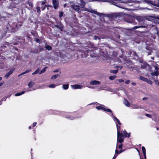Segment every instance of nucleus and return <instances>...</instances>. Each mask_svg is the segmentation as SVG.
I'll list each match as a JSON object with an SVG mask.
<instances>
[{"mask_svg": "<svg viewBox=\"0 0 159 159\" xmlns=\"http://www.w3.org/2000/svg\"><path fill=\"white\" fill-rule=\"evenodd\" d=\"M56 26V27H57V28L60 29L61 31H62L63 30V27L61 25H57Z\"/></svg>", "mask_w": 159, "mask_h": 159, "instance_id": "bb28decb", "label": "nucleus"}, {"mask_svg": "<svg viewBox=\"0 0 159 159\" xmlns=\"http://www.w3.org/2000/svg\"><path fill=\"white\" fill-rule=\"evenodd\" d=\"M45 48L47 50L49 51L52 49V47L49 46H46L45 47Z\"/></svg>", "mask_w": 159, "mask_h": 159, "instance_id": "cd10ccee", "label": "nucleus"}, {"mask_svg": "<svg viewBox=\"0 0 159 159\" xmlns=\"http://www.w3.org/2000/svg\"><path fill=\"white\" fill-rule=\"evenodd\" d=\"M15 70V69L14 68L11 69L6 74L5 76V77L6 79H7Z\"/></svg>", "mask_w": 159, "mask_h": 159, "instance_id": "9d476101", "label": "nucleus"}, {"mask_svg": "<svg viewBox=\"0 0 159 159\" xmlns=\"http://www.w3.org/2000/svg\"><path fill=\"white\" fill-rule=\"evenodd\" d=\"M89 87L90 88H93V87Z\"/></svg>", "mask_w": 159, "mask_h": 159, "instance_id": "0e129e2a", "label": "nucleus"}, {"mask_svg": "<svg viewBox=\"0 0 159 159\" xmlns=\"http://www.w3.org/2000/svg\"><path fill=\"white\" fill-rule=\"evenodd\" d=\"M143 153H146V149L144 147H142V148Z\"/></svg>", "mask_w": 159, "mask_h": 159, "instance_id": "7c9ffc66", "label": "nucleus"}, {"mask_svg": "<svg viewBox=\"0 0 159 159\" xmlns=\"http://www.w3.org/2000/svg\"><path fill=\"white\" fill-rule=\"evenodd\" d=\"M40 69L39 68H38L32 74L33 75L36 74H37L39 71Z\"/></svg>", "mask_w": 159, "mask_h": 159, "instance_id": "393cba45", "label": "nucleus"}, {"mask_svg": "<svg viewBox=\"0 0 159 159\" xmlns=\"http://www.w3.org/2000/svg\"><path fill=\"white\" fill-rule=\"evenodd\" d=\"M28 5L30 6H31V7H33V3L30 2H28Z\"/></svg>", "mask_w": 159, "mask_h": 159, "instance_id": "c9c22d12", "label": "nucleus"}, {"mask_svg": "<svg viewBox=\"0 0 159 159\" xmlns=\"http://www.w3.org/2000/svg\"><path fill=\"white\" fill-rule=\"evenodd\" d=\"M25 91H22L21 92V93H16L15 94V96H20L23 94H24L25 93Z\"/></svg>", "mask_w": 159, "mask_h": 159, "instance_id": "dca6fc26", "label": "nucleus"}, {"mask_svg": "<svg viewBox=\"0 0 159 159\" xmlns=\"http://www.w3.org/2000/svg\"><path fill=\"white\" fill-rule=\"evenodd\" d=\"M71 88L74 89H81L83 88V86L81 85L75 84L74 85H71Z\"/></svg>", "mask_w": 159, "mask_h": 159, "instance_id": "6e6552de", "label": "nucleus"}, {"mask_svg": "<svg viewBox=\"0 0 159 159\" xmlns=\"http://www.w3.org/2000/svg\"><path fill=\"white\" fill-rule=\"evenodd\" d=\"M31 70H27L25 71V74L29 72H30L31 71Z\"/></svg>", "mask_w": 159, "mask_h": 159, "instance_id": "a19ab883", "label": "nucleus"}, {"mask_svg": "<svg viewBox=\"0 0 159 159\" xmlns=\"http://www.w3.org/2000/svg\"><path fill=\"white\" fill-rule=\"evenodd\" d=\"M69 84H63L62 85V87L64 89H67L68 88Z\"/></svg>", "mask_w": 159, "mask_h": 159, "instance_id": "6ab92c4d", "label": "nucleus"}, {"mask_svg": "<svg viewBox=\"0 0 159 159\" xmlns=\"http://www.w3.org/2000/svg\"><path fill=\"white\" fill-rule=\"evenodd\" d=\"M34 84V82L30 81L28 84V86L29 87H32Z\"/></svg>", "mask_w": 159, "mask_h": 159, "instance_id": "aec40b11", "label": "nucleus"}, {"mask_svg": "<svg viewBox=\"0 0 159 159\" xmlns=\"http://www.w3.org/2000/svg\"><path fill=\"white\" fill-rule=\"evenodd\" d=\"M139 79L140 80L146 82L147 83L149 84L152 85V81L151 80H148V79L142 76H139Z\"/></svg>", "mask_w": 159, "mask_h": 159, "instance_id": "f03ea898", "label": "nucleus"}, {"mask_svg": "<svg viewBox=\"0 0 159 159\" xmlns=\"http://www.w3.org/2000/svg\"><path fill=\"white\" fill-rule=\"evenodd\" d=\"M144 27L143 26H135L134 27V30L136 29H137L139 28H143Z\"/></svg>", "mask_w": 159, "mask_h": 159, "instance_id": "473e14b6", "label": "nucleus"}, {"mask_svg": "<svg viewBox=\"0 0 159 159\" xmlns=\"http://www.w3.org/2000/svg\"><path fill=\"white\" fill-rule=\"evenodd\" d=\"M86 11H87L89 12H91V13H93L95 14L98 16H100L101 15H102V14L99 13L96 11V10H89V9H87L86 10Z\"/></svg>", "mask_w": 159, "mask_h": 159, "instance_id": "1a4fd4ad", "label": "nucleus"}, {"mask_svg": "<svg viewBox=\"0 0 159 159\" xmlns=\"http://www.w3.org/2000/svg\"><path fill=\"white\" fill-rule=\"evenodd\" d=\"M143 155H144V159H146V153H143Z\"/></svg>", "mask_w": 159, "mask_h": 159, "instance_id": "09e8293b", "label": "nucleus"}, {"mask_svg": "<svg viewBox=\"0 0 159 159\" xmlns=\"http://www.w3.org/2000/svg\"><path fill=\"white\" fill-rule=\"evenodd\" d=\"M7 99L6 97H4L0 102V105L2 104V102L3 100L5 101Z\"/></svg>", "mask_w": 159, "mask_h": 159, "instance_id": "72a5a7b5", "label": "nucleus"}, {"mask_svg": "<svg viewBox=\"0 0 159 159\" xmlns=\"http://www.w3.org/2000/svg\"><path fill=\"white\" fill-rule=\"evenodd\" d=\"M155 68L154 71L151 73V75L152 76H157L158 75V67L157 65H155L153 66Z\"/></svg>", "mask_w": 159, "mask_h": 159, "instance_id": "20e7f679", "label": "nucleus"}, {"mask_svg": "<svg viewBox=\"0 0 159 159\" xmlns=\"http://www.w3.org/2000/svg\"><path fill=\"white\" fill-rule=\"evenodd\" d=\"M36 41L37 43H39V39H37L36 40Z\"/></svg>", "mask_w": 159, "mask_h": 159, "instance_id": "5fc2aeb1", "label": "nucleus"}, {"mask_svg": "<svg viewBox=\"0 0 159 159\" xmlns=\"http://www.w3.org/2000/svg\"><path fill=\"white\" fill-rule=\"evenodd\" d=\"M99 90H100L105 89L103 88H99Z\"/></svg>", "mask_w": 159, "mask_h": 159, "instance_id": "8fccbe9b", "label": "nucleus"}, {"mask_svg": "<svg viewBox=\"0 0 159 159\" xmlns=\"http://www.w3.org/2000/svg\"><path fill=\"white\" fill-rule=\"evenodd\" d=\"M145 98H143V100H144V99H145Z\"/></svg>", "mask_w": 159, "mask_h": 159, "instance_id": "338daca9", "label": "nucleus"}, {"mask_svg": "<svg viewBox=\"0 0 159 159\" xmlns=\"http://www.w3.org/2000/svg\"><path fill=\"white\" fill-rule=\"evenodd\" d=\"M154 82H155L156 84H157L158 86H159V81L158 80H154Z\"/></svg>", "mask_w": 159, "mask_h": 159, "instance_id": "f704fd0d", "label": "nucleus"}, {"mask_svg": "<svg viewBox=\"0 0 159 159\" xmlns=\"http://www.w3.org/2000/svg\"><path fill=\"white\" fill-rule=\"evenodd\" d=\"M116 126L117 127V134H118V132L119 133V134H120V130H119V129H120V127L119 126H118L117 124L116 123Z\"/></svg>", "mask_w": 159, "mask_h": 159, "instance_id": "412c9836", "label": "nucleus"}, {"mask_svg": "<svg viewBox=\"0 0 159 159\" xmlns=\"http://www.w3.org/2000/svg\"><path fill=\"white\" fill-rule=\"evenodd\" d=\"M24 74H25V72H23V73H21V74H20V75H24Z\"/></svg>", "mask_w": 159, "mask_h": 159, "instance_id": "13d9d810", "label": "nucleus"}, {"mask_svg": "<svg viewBox=\"0 0 159 159\" xmlns=\"http://www.w3.org/2000/svg\"><path fill=\"white\" fill-rule=\"evenodd\" d=\"M2 80V77H0V81H1Z\"/></svg>", "mask_w": 159, "mask_h": 159, "instance_id": "680f3d73", "label": "nucleus"}, {"mask_svg": "<svg viewBox=\"0 0 159 159\" xmlns=\"http://www.w3.org/2000/svg\"><path fill=\"white\" fill-rule=\"evenodd\" d=\"M94 39L96 40H97V39H99V38L97 36H95L94 37Z\"/></svg>", "mask_w": 159, "mask_h": 159, "instance_id": "c03bdc74", "label": "nucleus"}, {"mask_svg": "<svg viewBox=\"0 0 159 159\" xmlns=\"http://www.w3.org/2000/svg\"><path fill=\"white\" fill-rule=\"evenodd\" d=\"M41 2V5H43L45 4L46 2L45 1H43Z\"/></svg>", "mask_w": 159, "mask_h": 159, "instance_id": "79ce46f5", "label": "nucleus"}, {"mask_svg": "<svg viewBox=\"0 0 159 159\" xmlns=\"http://www.w3.org/2000/svg\"><path fill=\"white\" fill-rule=\"evenodd\" d=\"M123 135L122 136L123 138L126 137H129L130 136V134H128L127 132L125 131H122L121 132H120V134H121Z\"/></svg>", "mask_w": 159, "mask_h": 159, "instance_id": "0eeeda50", "label": "nucleus"}, {"mask_svg": "<svg viewBox=\"0 0 159 159\" xmlns=\"http://www.w3.org/2000/svg\"><path fill=\"white\" fill-rule=\"evenodd\" d=\"M117 157V155H116L115 154V155L112 159H115Z\"/></svg>", "mask_w": 159, "mask_h": 159, "instance_id": "49530a36", "label": "nucleus"}, {"mask_svg": "<svg viewBox=\"0 0 159 159\" xmlns=\"http://www.w3.org/2000/svg\"><path fill=\"white\" fill-rule=\"evenodd\" d=\"M122 135L119 134V132H118V134H117V142H119L120 143H121L124 141V139L122 136Z\"/></svg>", "mask_w": 159, "mask_h": 159, "instance_id": "423d86ee", "label": "nucleus"}, {"mask_svg": "<svg viewBox=\"0 0 159 159\" xmlns=\"http://www.w3.org/2000/svg\"><path fill=\"white\" fill-rule=\"evenodd\" d=\"M117 144H117V143L116 148H117Z\"/></svg>", "mask_w": 159, "mask_h": 159, "instance_id": "69168bd1", "label": "nucleus"}, {"mask_svg": "<svg viewBox=\"0 0 159 159\" xmlns=\"http://www.w3.org/2000/svg\"><path fill=\"white\" fill-rule=\"evenodd\" d=\"M46 7V6H42L41 7V8L42 10H44Z\"/></svg>", "mask_w": 159, "mask_h": 159, "instance_id": "58836bf2", "label": "nucleus"}, {"mask_svg": "<svg viewBox=\"0 0 159 159\" xmlns=\"http://www.w3.org/2000/svg\"><path fill=\"white\" fill-rule=\"evenodd\" d=\"M103 105H101V106H99L97 107H96V108L98 110H101L104 111L111 112L112 113V111L111 110L109 109H106L103 107Z\"/></svg>", "mask_w": 159, "mask_h": 159, "instance_id": "7ed1b4c3", "label": "nucleus"}, {"mask_svg": "<svg viewBox=\"0 0 159 159\" xmlns=\"http://www.w3.org/2000/svg\"><path fill=\"white\" fill-rule=\"evenodd\" d=\"M124 150H121L120 151H118V150L116 148L115 150V154L117 155L118 154L121 153Z\"/></svg>", "mask_w": 159, "mask_h": 159, "instance_id": "f3484780", "label": "nucleus"}, {"mask_svg": "<svg viewBox=\"0 0 159 159\" xmlns=\"http://www.w3.org/2000/svg\"><path fill=\"white\" fill-rule=\"evenodd\" d=\"M31 127L30 126L29 127V129H31Z\"/></svg>", "mask_w": 159, "mask_h": 159, "instance_id": "052dcab7", "label": "nucleus"}, {"mask_svg": "<svg viewBox=\"0 0 159 159\" xmlns=\"http://www.w3.org/2000/svg\"><path fill=\"white\" fill-rule=\"evenodd\" d=\"M132 107L133 109H142V107L140 105H135L132 106Z\"/></svg>", "mask_w": 159, "mask_h": 159, "instance_id": "4468645a", "label": "nucleus"}, {"mask_svg": "<svg viewBox=\"0 0 159 159\" xmlns=\"http://www.w3.org/2000/svg\"><path fill=\"white\" fill-rule=\"evenodd\" d=\"M118 81L120 83H121L122 82H123L124 81V80L122 79H119L118 80Z\"/></svg>", "mask_w": 159, "mask_h": 159, "instance_id": "37998d69", "label": "nucleus"}, {"mask_svg": "<svg viewBox=\"0 0 159 159\" xmlns=\"http://www.w3.org/2000/svg\"><path fill=\"white\" fill-rule=\"evenodd\" d=\"M21 75H20V74L19 75H18V77H19Z\"/></svg>", "mask_w": 159, "mask_h": 159, "instance_id": "e2e57ef3", "label": "nucleus"}, {"mask_svg": "<svg viewBox=\"0 0 159 159\" xmlns=\"http://www.w3.org/2000/svg\"><path fill=\"white\" fill-rule=\"evenodd\" d=\"M124 103L125 105L127 107H129L130 106L129 102L126 100L125 99L124 100Z\"/></svg>", "mask_w": 159, "mask_h": 159, "instance_id": "2eb2a0df", "label": "nucleus"}, {"mask_svg": "<svg viewBox=\"0 0 159 159\" xmlns=\"http://www.w3.org/2000/svg\"><path fill=\"white\" fill-rule=\"evenodd\" d=\"M47 68V67H44V68L39 73V74H41L42 73H44L45 71Z\"/></svg>", "mask_w": 159, "mask_h": 159, "instance_id": "a211bd4d", "label": "nucleus"}, {"mask_svg": "<svg viewBox=\"0 0 159 159\" xmlns=\"http://www.w3.org/2000/svg\"><path fill=\"white\" fill-rule=\"evenodd\" d=\"M130 82V81L129 80H127L125 82V83L126 84H129V83Z\"/></svg>", "mask_w": 159, "mask_h": 159, "instance_id": "ea45409f", "label": "nucleus"}, {"mask_svg": "<svg viewBox=\"0 0 159 159\" xmlns=\"http://www.w3.org/2000/svg\"><path fill=\"white\" fill-rule=\"evenodd\" d=\"M122 144H121L118 146V148L120 149L121 150H122Z\"/></svg>", "mask_w": 159, "mask_h": 159, "instance_id": "4c0bfd02", "label": "nucleus"}, {"mask_svg": "<svg viewBox=\"0 0 159 159\" xmlns=\"http://www.w3.org/2000/svg\"><path fill=\"white\" fill-rule=\"evenodd\" d=\"M117 157V155H116L115 154V155L112 159H115Z\"/></svg>", "mask_w": 159, "mask_h": 159, "instance_id": "a18cd8bd", "label": "nucleus"}, {"mask_svg": "<svg viewBox=\"0 0 159 159\" xmlns=\"http://www.w3.org/2000/svg\"><path fill=\"white\" fill-rule=\"evenodd\" d=\"M118 71V70H110V72L113 74H116L117 72Z\"/></svg>", "mask_w": 159, "mask_h": 159, "instance_id": "5701e85b", "label": "nucleus"}, {"mask_svg": "<svg viewBox=\"0 0 159 159\" xmlns=\"http://www.w3.org/2000/svg\"><path fill=\"white\" fill-rule=\"evenodd\" d=\"M122 67H122V66H117L116 67V68H118H118H120V69H121L122 68Z\"/></svg>", "mask_w": 159, "mask_h": 159, "instance_id": "de8ad7c7", "label": "nucleus"}, {"mask_svg": "<svg viewBox=\"0 0 159 159\" xmlns=\"http://www.w3.org/2000/svg\"><path fill=\"white\" fill-rule=\"evenodd\" d=\"M132 84L133 85H135L136 84L135 83H134V82H133L132 83Z\"/></svg>", "mask_w": 159, "mask_h": 159, "instance_id": "6e6d98bb", "label": "nucleus"}, {"mask_svg": "<svg viewBox=\"0 0 159 159\" xmlns=\"http://www.w3.org/2000/svg\"><path fill=\"white\" fill-rule=\"evenodd\" d=\"M37 123L36 122H34L33 124V126L34 127L36 126Z\"/></svg>", "mask_w": 159, "mask_h": 159, "instance_id": "3c124183", "label": "nucleus"}, {"mask_svg": "<svg viewBox=\"0 0 159 159\" xmlns=\"http://www.w3.org/2000/svg\"><path fill=\"white\" fill-rule=\"evenodd\" d=\"M116 76L114 75V76H111L109 77V79L111 80H114L116 78Z\"/></svg>", "mask_w": 159, "mask_h": 159, "instance_id": "a878e982", "label": "nucleus"}, {"mask_svg": "<svg viewBox=\"0 0 159 159\" xmlns=\"http://www.w3.org/2000/svg\"><path fill=\"white\" fill-rule=\"evenodd\" d=\"M69 119H70L71 120H73L74 119L73 118H72L71 117L69 118Z\"/></svg>", "mask_w": 159, "mask_h": 159, "instance_id": "bf43d9fd", "label": "nucleus"}, {"mask_svg": "<svg viewBox=\"0 0 159 159\" xmlns=\"http://www.w3.org/2000/svg\"><path fill=\"white\" fill-rule=\"evenodd\" d=\"M113 4L118 7H121L120 6V5L119 4V3H117L115 2H113Z\"/></svg>", "mask_w": 159, "mask_h": 159, "instance_id": "c756f323", "label": "nucleus"}, {"mask_svg": "<svg viewBox=\"0 0 159 159\" xmlns=\"http://www.w3.org/2000/svg\"><path fill=\"white\" fill-rule=\"evenodd\" d=\"M61 61L63 63L69 61V58L65 55H62L61 56Z\"/></svg>", "mask_w": 159, "mask_h": 159, "instance_id": "39448f33", "label": "nucleus"}, {"mask_svg": "<svg viewBox=\"0 0 159 159\" xmlns=\"http://www.w3.org/2000/svg\"><path fill=\"white\" fill-rule=\"evenodd\" d=\"M58 71L57 70H54L53 72H57Z\"/></svg>", "mask_w": 159, "mask_h": 159, "instance_id": "4d7b16f0", "label": "nucleus"}, {"mask_svg": "<svg viewBox=\"0 0 159 159\" xmlns=\"http://www.w3.org/2000/svg\"><path fill=\"white\" fill-rule=\"evenodd\" d=\"M146 116L149 117V118H151L152 117V116L151 115H150V114H146Z\"/></svg>", "mask_w": 159, "mask_h": 159, "instance_id": "e433bc0d", "label": "nucleus"}, {"mask_svg": "<svg viewBox=\"0 0 159 159\" xmlns=\"http://www.w3.org/2000/svg\"><path fill=\"white\" fill-rule=\"evenodd\" d=\"M36 9L37 10L38 13L40 14L41 12L40 8L39 7H36Z\"/></svg>", "mask_w": 159, "mask_h": 159, "instance_id": "b1692460", "label": "nucleus"}, {"mask_svg": "<svg viewBox=\"0 0 159 159\" xmlns=\"http://www.w3.org/2000/svg\"><path fill=\"white\" fill-rule=\"evenodd\" d=\"M63 13L62 12H59V17H61L63 15Z\"/></svg>", "mask_w": 159, "mask_h": 159, "instance_id": "2f4dec72", "label": "nucleus"}, {"mask_svg": "<svg viewBox=\"0 0 159 159\" xmlns=\"http://www.w3.org/2000/svg\"><path fill=\"white\" fill-rule=\"evenodd\" d=\"M85 2L83 0H76V2L71 5V7L76 11L79 12L80 9L84 7Z\"/></svg>", "mask_w": 159, "mask_h": 159, "instance_id": "f257e3e1", "label": "nucleus"}, {"mask_svg": "<svg viewBox=\"0 0 159 159\" xmlns=\"http://www.w3.org/2000/svg\"><path fill=\"white\" fill-rule=\"evenodd\" d=\"M56 86V85L54 84H51L49 85V87L50 88H54Z\"/></svg>", "mask_w": 159, "mask_h": 159, "instance_id": "c85d7f7f", "label": "nucleus"}, {"mask_svg": "<svg viewBox=\"0 0 159 159\" xmlns=\"http://www.w3.org/2000/svg\"><path fill=\"white\" fill-rule=\"evenodd\" d=\"M59 76L58 75H56L52 76L51 78L52 79H55L57 78Z\"/></svg>", "mask_w": 159, "mask_h": 159, "instance_id": "4be33fe9", "label": "nucleus"}, {"mask_svg": "<svg viewBox=\"0 0 159 159\" xmlns=\"http://www.w3.org/2000/svg\"><path fill=\"white\" fill-rule=\"evenodd\" d=\"M111 113V116L112 117L114 120L116 122V121L118 123V124L119 125H120L121 124V123L120 122V120L117 118H116L113 115L112 112Z\"/></svg>", "mask_w": 159, "mask_h": 159, "instance_id": "ddd939ff", "label": "nucleus"}, {"mask_svg": "<svg viewBox=\"0 0 159 159\" xmlns=\"http://www.w3.org/2000/svg\"><path fill=\"white\" fill-rule=\"evenodd\" d=\"M4 82H0V86H1V85H2L3 84H4Z\"/></svg>", "mask_w": 159, "mask_h": 159, "instance_id": "864d4df0", "label": "nucleus"}, {"mask_svg": "<svg viewBox=\"0 0 159 159\" xmlns=\"http://www.w3.org/2000/svg\"><path fill=\"white\" fill-rule=\"evenodd\" d=\"M52 3L53 5V7L55 9H57L58 7V2L56 0H53Z\"/></svg>", "mask_w": 159, "mask_h": 159, "instance_id": "f8f14e48", "label": "nucleus"}, {"mask_svg": "<svg viewBox=\"0 0 159 159\" xmlns=\"http://www.w3.org/2000/svg\"><path fill=\"white\" fill-rule=\"evenodd\" d=\"M100 84L101 82L100 81L96 80L91 81L90 82V84L92 85Z\"/></svg>", "mask_w": 159, "mask_h": 159, "instance_id": "9b49d317", "label": "nucleus"}, {"mask_svg": "<svg viewBox=\"0 0 159 159\" xmlns=\"http://www.w3.org/2000/svg\"><path fill=\"white\" fill-rule=\"evenodd\" d=\"M2 18H3V19H4L5 18V17H4L0 16V20H1Z\"/></svg>", "mask_w": 159, "mask_h": 159, "instance_id": "603ef678", "label": "nucleus"}, {"mask_svg": "<svg viewBox=\"0 0 159 159\" xmlns=\"http://www.w3.org/2000/svg\"><path fill=\"white\" fill-rule=\"evenodd\" d=\"M95 104H98V103H97V102H96V103H95Z\"/></svg>", "mask_w": 159, "mask_h": 159, "instance_id": "774afa93", "label": "nucleus"}]
</instances>
